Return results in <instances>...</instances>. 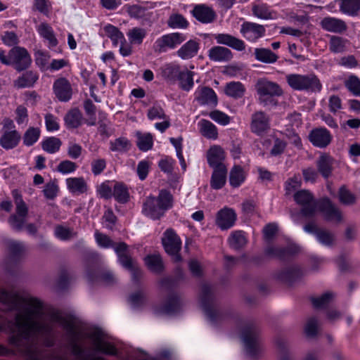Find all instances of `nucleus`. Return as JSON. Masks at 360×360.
Masks as SVG:
<instances>
[{"instance_id":"1","label":"nucleus","mask_w":360,"mask_h":360,"mask_svg":"<svg viewBox=\"0 0 360 360\" xmlns=\"http://www.w3.org/2000/svg\"><path fill=\"white\" fill-rule=\"evenodd\" d=\"M0 303L10 304L15 309H19L21 304H25L24 310L28 320L32 316L39 315L44 308L43 302L37 297L25 298L17 292H9L5 289H0Z\"/></svg>"},{"instance_id":"2","label":"nucleus","mask_w":360,"mask_h":360,"mask_svg":"<svg viewBox=\"0 0 360 360\" xmlns=\"http://www.w3.org/2000/svg\"><path fill=\"white\" fill-rule=\"evenodd\" d=\"M255 89L259 96V103L264 107H274L278 105L275 96H281L283 91L280 85L276 82L269 81L266 78L257 79Z\"/></svg>"},{"instance_id":"3","label":"nucleus","mask_w":360,"mask_h":360,"mask_svg":"<svg viewBox=\"0 0 360 360\" xmlns=\"http://www.w3.org/2000/svg\"><path fill=\"white\" fill-rule=\"evenodd\" d=\"M286 82L289 86L295 91L317 94L320 93L323 88L321 80L314 73L289 74L286 76Z\"/></svg>"},{"instance_id":"4","label":"nucleus","mask_w":360,"mask_h":360,"mask_svg":"<svg viewBox=\"0 0 360 360\" xmlns=\"http://www.w3.org/2000/svg\"><path fill=\"white\" fill-rule=\"evenodd\" d=\"M161 243L165 252L174 263L182 262L183 257L181 255L182 241L174 229L168 228L164 231Z\"/></svg>"},{"instance_id":"5","label":"nucleus","mask_w":360,"mask_h":360,"mask_svg":"<svg viewBox=\"0 0 360 360\" xmlns=\"http://www.w3.org/2000/svg\"><path fill=\"white\" fill-rule=\"evenodd\" d=\"M259 328L253 323L246 324L241 330V338L244 342L246 354L252 359H257L259 348L257 345Z\"/></svg>"},{"instance_id":"6","label":"nucleus","mask_w":360,"mask_h":360,"mask_svg":"<svg viewBox=\"0 0 360 360\" xmlns=\"http://www.w3.org/2000/svg\"><path fill=\"white\" fill-rule=\"evenodd\" d=\"M294 200L297 205L302 206L300 214L304 218H312L316 211L317 200L309 190L303 189L297 191L294 195Z\"/></svg>"},{"instance_id":"7","label":"nucleus","mask_w":360,"mask_h":360,"mask_svg":"<svg viewBox=\"0 0 360 360\" xmlns=\"http://www.w3.org/2000/svg\"><path fill=\"white\" fill-rule=\"evenodd\" d=\"M316 210L322 214L326 221L340 223L342 221V212L328 197H323L317 200Z\"/></svg>"},{"instance_id":"8","label":"nucleus","mask_w":360,"mask_h":360,"mask_svg":"<svg viewBox=\"0 0 360 360\" xmlns=\"http://www.w3.org/2000/svg\"><path fill=\"white\" fill-rule=\"evenodd\" d=\"M12 60V67L18 72L27 70L32 64V58L27 50L21 46H14L8 51Z\"/></svg>"},{"instance_id":"9","label":"nucleus","mask_w":360,"mask_h":360,"mask_svg":"<svg viewBox=\"0 0 360 360\" xmlns=\"http://www.w3.org/2000/svg\"><path fill=\"white\" fill-rule=\"evenodd\" d=\"M200 301L205 315L212 323H216L218 321L219 314L213 307L214 295L209 285L203 284L202 285Z\"/></svg>"},{"instance_id":"10","label":"nucleus","mask_w":360,"mask_h":360,"mask_svg":"<svg viewBox=\"0 0 360 360\" xmlns=\"http://www.w3.org/2000/svg\"><path fill=\"white\" fill-rule=\"evenodd\" d=\"M22 316H15V326L18 329V333L11 335L8 338V343L15 347H20L22 339L27 340L30 336L31 331L35 329L37 324L34 322H22Z\"/></svg>"},{"instance_id":"11","label":"nucleus","mask_w":360,"mask_h":360,"mask_svg":"<svg viewBox=\"0 0 360 360\" xmlns=\"http://www.w3.org/2000/svg\"><path fill=\"white\" fill-rule=\"evenodd\" d=\"M300 251V248L297 245L291 243L283 248L270 245L264 249V252L267 257H275L281 262H285L294 257Z\"/></svg>"},{"instance_id":"12","label":"nucleus","mask_w":360,"mask_h":360,"mask_svg":"<svg viewBox=\"0 0 360 360\" xmlns=\"http://www.w3.org/2000/svg\"><path fill=\"white\" fill-rule=\"evenodd\" d=\"M304 231L309 234L314 235L317 241L326 247H332L335 243V235L330 231L319 228L314 221L307 223Z\"/></svg>"},{"instance_id":"13","label":"nucleus","mask_w":360,"mask_h":360,"mask_svg":"<svg viewBox=\"0 0 360 360\" xmlns=\"http://www.w3.org/2000/svg\"><path fill=\"white\" fill-rule=\"evenodd\" d=\"M87 337L93 340L96 352L109 356L117 355V349L116 347L111 342L103 340V333L101 329L96 328L89 333Z\"/></svg>"},{"instance_id":"14","label":"nucleus","mask_w":360,"mask_h":360,"mask_svg":"<svg viewBox=\"0 0 360 360\" xmlns=\"http://www.w3.org/2000/svg\"><path fill=\"white\" fill-rule=\"evenodd\" d=\"M308 139L314 147L326 148L331 143L333 136L326 127H316L309 131Z\"/></svg>"},{"instance_id":"15","label":"nucleus","mask_w":360,"mask_h":360,"mask_svg":"<svg viewBox=\"0 0 360 360\" xmlns=\"http://www.w3.org/2000/svg\"><path fill=\"white\" fill-rule=\"evenodd\" d=\"M53 91L60 102H68L72 97V88L70 81L65 77L56 79L53 84Z\"/></svg>"},{"instance_id":"16","label":"nucleus","mask_w":360,"mask_h":360,"mask_svg":"<svg viewBox=\"0 0 360 360\" xmlns=\"http://www.w3.org/2000/svg\"><path fill=\"white\" fill-rule=\"evenodd\" d=\"M304 276L302 268L297 265L290 266L281 269L276 274V278L288 285H292Z\"/></svg>"},{"instance_id":"17","label":"nucleus","mask_w":360,"mask_h":360,"mask_svg":"<svg viewBox=\"0 0 360 360\" xmlns=\"http://www.w3.org/2000/svg\"><path fill=\"white\" fill-rule=\"evenodd\" d=\"M142 213L152 220H160L165 214L160 207L156 197L150 195L148 196L142 205Z\"/></svg>"},{"instance_id":"18","label":"nucleus","mask_w":360,"mask_h":360,"mask_svg":"<svg viewBox=\"0 0 360 360\" xmlns=\"http://www.w3.org/2000/svg\"><path fill=\"white\" fill-rule=\"evenodd\" d=\"M237 219L235 210L229 207L219 210L216 214L215 224L221 230H228L233 227Z\"/></svg>"},{"instance_id":"19","label":"nucleus","mask_w":360,"mask_h":360,"mask_svg":"<svg viewBox=\"0 0 360 360\" xmlns=\"http://www.w3.org/2000/svg\"><path fill=\"white\" fill-rule=\"evenodd\" d=\"M192 15L202 24L213 22L217 18L214 10L206 4H197L191 11Z\"/></svg>"},{"instance_id":"20","label":"nucleus","mask_w":360,"mask_h":360,"mask_svg":"<svg viewBox=\"0 0 360 360\" xmlns=\"http://www.w3.org/2000/svg\"><path fill=\"white\" fill-rule=\"evenodd\" d=\"M270 128L269 119L262 111H258L252 115L250 129L251 131L262 136Z\"/></svg>"},{"instance_id":"21","label":"nucleus","mask_w":360,"mask_h":360,"mask_svg":"<svg viewBox=\"0 0 360 360\" xmlns=\"http://www.w3.org/2000/svg\"><path fill=\"white\" fill-rule=\"evenodd\" d=\"M225 158V152L220 146L214 145L207 152V164L213 169L226 167L224 163Z\"/></svg>"},{"instance_id":"22","label":"nucleus","mask_w":360,"mask_h":360,"mask_svg":"<svg viewBox=\"0 0 360 360\" xmlns=\"http://www.w3.org/2000/svg\"><path fill=\"white\" fill-rule=\"evenodd\" d=\"M186 39V37L184 34L174 32L163 35L161 38L157 39L155 44L160 52H165L166 51V47L174 49L184 41Z\"/></svg>"},{"instance_id":"23","label":"nucleus","mask_w":360,"mask_h":360,"mask_svg":"<svg viewBox=\"0 0 360 360\" xmlns=\"http://www.w3.org/2000/svg\"><path fill=\"white\" fill-rule=\"evenodd\" d=\"M181 309L180 297L176 292L169 293L165 302L156 309V312L161 314H173Z\"/></svg>"},{"instance_id":"24","label":"nucleus","mask_w":360,"mask_h":360,"mask_svg":"<svg viewBox=\"0 0 360 360\" xmlns=\"http://www.w3.org/2000/svg\"><path fill=\"white\" fill-rule=\"evenodd\" d=\"M320 25L323 30L337 34H342L347 30V25L343 20L334 17L323 18Z\"/></svg>"},{"instance_id":"25","label":"nucleus","mask_w":360,"mask_h":360,"mask_svg":"<svg viewBox=\"0 0 360 360\" xmlns=\"http://www.w3.org/2000/svg\"><path fill=\"white\" fill-rule=\"evenodd\" d=\"M240 32L248 39H257L265 35V27L255 22H244L240 28Z\"/></svg>"},{"instance_id":"26","label":"nucleus","mask_w":360,"mask_h":360,"mask_svg":"<svg viewBox=\"0 0 360 360\" xmlns=\"http://www.w3.org/2000/svg\"><path fill=\"white\" fill-rule=\"evenodd\" d=\"M217 43L231 47L238 51H242L245 49V44L242 39L226 33L214 34Z\"/></svg>"},{"instance_id":"27","label":"nucleus","mask_w":360,"mask_h":360,"mask_svg":"<svg viewBox=\"0 0 360 360\" xmlns=\"http://www.w3.org/2000/svg\"><path fill=\"white\" fill-rule=\"evenodd\" d=\"M195 96V100L201 105H210L216 107L218 104V98L215 91L210 86H202Z\"/></svg>"},{"instance_id":"28","label":"nucleus","mask_w":360,"mask_h":360,"mask_svg":"<svg viewBox=\"0 0 360 360\" xmlns=\"http://www.w3.org/2000/svg\"><path fill=\"white\" fill-rule=\"evenodd\" d=\"M333 161V158L328 153H322L316 160L317 172L325 179L332 175Z\"/></svg>"},{"instance_id":"29","label":"nucleus","mask_w":360,"mask_h":360,"mask_svg":"<svg viewBox=\"0 0 360 360\" xmlns=\"http://www.w3.org/2000/svg\"><path fill=\"white\" fill-rule=\"evenodd\" d=\"M21 138L16 129L5 131L0 137V146L6 150L13 149L18 146Z\"/></svg>"},{"instance_id":"30","label":"nucleus","mask_w":360,"mask_h":360,"mask_svg":"<svg viewBox=\"0 0 360 360\" xmlns=\"http://www.w3.org/2000/svg\"><path fill=\"white\" fill-rule=\"evenodd\" d=\"M39 79V75L33 70H25L17 79L14 80L13 85L17 89L33 87Z\"/></svg>"},{"instance_id":"31","label":"nucleus","mask_w":360,"mask_h":360,"mask_svg":"<svg viewBox=\"0 0 360 360\" xmlns=\"http://www.w3.org/2000/svg\"><path fill=\"white\" fill-rule=\"evenodd\" d=\"M147 268L155 274H161L165 269L162 256L160 254H149L144 257Z\"/></svg>"},{"instance_id":"32","label":"nucleus","mask_w":360,"mask_h":360,"mask_svg":"<svg viewBox=\"0 0 360 360\" xmlns=\"http://www.w3.org/2000/svg\"><path fill=\"white\" fill-rule=\"evenodd\" d=\"M83 115L78 108H71L64 117V122L67 129H75L79 128L83 122Z\"/></svg>"},{"instance_id":"33","label":"nucleus","mask_w":360,"mask_h":360,"mask_svg":"<svg viewBox=\"0 0 360 360\" xmlns=\"http://www.w3.org/2000/svg\"><path fill=\"white\" fill-rule=\"evenodd\" d=\"M210 60L214 62L230 61L233 58L231 51L224 46H216L212 47L208 51Z\"/></svg>"},{"instance_id":"34","label":"nucleus","mask_w":360,"mask_h":360,"mask_svg":"<svg viewBox=\"0 0 360 360\" xmlns=\"http://www.w3.org/2000/svg\"><path fill=\"white\" fill-rule=\"evenodd\" d=\"M86 277L90 284L99 282L103 271L100 264L95 259H89L85 266Z\"/></svg>"},{"instance_id":"35","label":"nucleus","mask_w":360,"mask_h":360,"mask_svg":"<svg viewBox=\"0 0 360 360\" xmlns=\"http://www.w3.org/2000/svg\"><path fill=\"white\" fill-rule=\"evenodd\" d=\"M227 173V167L214 169L210 182V187L214 190L221 189L226 185Z\"/></svg>"},{"instance_id":"36","label":"nucleus","mask_w":360,"mask_h":360,"mask_svg":"<svg viewBox=\"0 0 360 360\" xmlns=\"http://www.w3.org/2000/svg\"><path fill=\"white\" fill-rule=\"evenodd\" d=\"M199 49V43L190 39L177 51V55L183 60L190 59L198 53Z\"/></svg>"},{"instance_id":"37","label":"nucleus","mask_w":360,"mask_h":360,"mask_svg":"<svg viewBox=\"0 0 360 360\" xmlns=\"http://www.w3.org/2000/svg\"><path fill=\"white\" fill-rule=\"evenodd\" d=\"M112 197L120 204H126L130 200L128 186L122 181H116L113 186Z\"/></svg>"},{"instance_id":"38","label":"nucleus","mask_w":360,"mask_h":360,"mask_svg":"<svg viewBox=\"0 0 360 360\" xmlns=\"http://www.w3.org/2000/svg\"><path fill=\"white\" fill-rule=\"evenodd\" d=\"M246 176L242 166L234 165L230 170L229 181L233 188H238L245 181Z\"/></svg>"},{"instance_id":"39","label":"nucleus","mask_w":360,"mask_h":360,"mask_svg":"<svg viewBox=\"0 0 360 360\" xmlns=\"http://www.w3.org/2000/svg\"><path fill=\"white\" fill-rule=\"evenodd\" d=\"M340 11L345 15L355 17L360 11V0H339Z\"/></svg>"},{"instance_id":"40","label":"nucleus","mask_w":360,"mask_h":360,"mask_svg":"<svg viewBox=\"0 0 360 360\" xmlns=\"http://www.w3.org/2000/svg\"><path fill=\"white\" fill-rule=\"evenodd\" d=\"M228 243L231 249L240 251L246 245L248 240L243 231H235L230 235Z\"/></svg>"},{"instance_id":"41","label":"nucleus","mask_w":360,"mask_h":360,"mask_svg":"<svg viewBox=\"0 0 360 360\" xmlns=\"http://www.w3.org/2000/svg\"><path fill=\"white\" fill-rule=\"evenodd\" d=\"M193 75L194 72L188 70L186 67L181 70L177 81L179 82V87L182 90L188 91L193 87Z\"/></svg>"},{"instance_id":"42","label":"nucleus","mask_w":360,"mask_h":360,"mask_svg":"<svg viewBox=\"0 0 360 360\" xmlns=\"http://www.w3.org/2000/svg\"><path fill=\"white\" fill-rule=\"evenodd\" d=\"M245 92V88L240 82H230L225 86L224 93L235 99L241 98Z\"/></svg>"},{"instance_id":"43","label":"nucleus","mask_w":360,"mask_h":360,"mask_svg":"<svg viewBox=\"0 0 360 360\" xmlns=\"http://www.w3.org/2000/svg\"><path fill=\"white\" fill-rule=\"evenodd\" d=\"M254 53L256 60L264 63H274L278 58V56L269 49L256 48Z\"/></svg>"},{"instance_id":"44","label":"nucleus","mask_w":360,"mask_h":360,"mask_svg":"<svg viewBox=\"0 0 360 360\" xmlns=\"http://www.w3.org/2000/svg\"><path fill=\"white\" fill-rule=\"evenodd\" d=\"M137 138L136 146L138 148L143 152H146L153 148V136L150 133L142 134L138 131L136 133Z\"/></svg>"},{"instance_id":"45","label":"nucleus","mask_w":360,"mask_h":360,"mask_svg":"<svg viewBox=\"0 0 360 360\" xmlns=\"http://www.w3.org/2000/svg\"><path fill=\"white\" fill-rule=\"evenodd\" d=\"M113 248L117 255L120 264L122 266L127 265L130 266V261L133 259V258L127 253L129 248L128 245L124 242H120L117 244L115 243Z\"/></svg>"},{"instance_id":"46","label":"nucleus","mask_w":360,"mask_h":360,"mask_svg":"<svg viewBox=\"0 0 360 360\" xmlns=\"http://www.w3.org/2000/svg\"><path fill=\"white\" fill-rule=\"evenodd\" d=\"M181 70L179 65L169 63L162 68V76L167 82L174 83L177 81Z\"/></svg>"},{"instance_id":"47","label":"nucleus","mask_w":360,"mask_h":360,"mask_svg":"<svg viewBox=\"0 0 360 360\" xmlns=\"http://www.w3.org/2000/svg\"><path fill=\"white\" fill-rule=\"evenodd\" d=\"M156 199L165 213L173 207L174 198L167 189H161Z\"/></svg>"},{"instance_id":"48","label":"nucleus","mask_w":360,"mask_h":360,"mask_svg":"<svg viewBox=\"0 0 360 360\" xmlns=\"http://www.w3.org/2000/svg\"><path fill=\"white\" fill-rule=\"evenodd\" d=\"M38 32L44 39L49 41L51 47L58 45V39H56L52 27L46 22H41L38 27Z\"/></svg>"},{"instance_id":"49","label":"nucleus","mask_w":360,"mask_h":360,"mask_svg":"<svg viewBox=\"0 0 360 360\" xmlns=\"http://www.w3.org/2000/svg\"><path fill=\"white\" fill-rule=\"evenodd\" d=\"M131 147L130 141L124 136H121L110 142V150L112 152H119L125 153L128 152Z\"/></svg>"},{"instance_id":"50","label":"nucleus","mask_w":360,"mask_h":360,"mask_svg":"<svg viewBox=\"0 0 360 360\" xmlns=\"http://www.w3.org/2000/svg\"><path fill=\"white\" fill-rule=\"evenodd\" d=\"M70 322L66 324L64 329L66 330L67 335L70 339V342H79L82 338V333L77 330L75 325V316L72 314H68Z\"/></svg>"},{"instance_id":"51","label":"nucleus","mask_w":360,"mask_h":360,"mask_svg":"<svg viewBox=\"0 0 360 360\" xmlns=\"http://www.w3.org/2000/svg\"><path fill=\"white\" fill-rule=\"evenodd\" d=\"M103 30L106 36L112 41L114 46H117L119 41L121 43L125 42V38L123 33L115 25L108 24L104 27Z\"/></svg>"},{"instance_id":"52","label":"nucleus","mask_w":360,"mask_h":360,"mask_svg":"<svg viewBox=\"0 0 360 360\" xmlns=\"http://www.w3.org/2000/svg\"><path fill=\"white\" fill-rule=\"evenodd\" d=\"M66 181L68 188L72 193H84L87 191V184L83 177L68 178Z\"/></svg>"},{"instance_id":"53","label":"nucleus","mask_w":360,"mask_h":360,"mask_svg":"<svg viewBox=\"0 0 360 360\" xmlns=\"http://www.w3.org/2000/svg\"><path fill=\"white\" fill-rule=\"evenodd\" d=\"M41 148L48 153H55L60 150L62 141L59 138L55 136L46 137L41 143Z\"/></svg>"},{"instance_id":"54","label":"nucleus","mask_w":360,"mask_h":360,"mask_svg":"<svg viewBox=\"0 0 360 360\" xmlns=\"http://www.w3.org/2000/svg\"><path fill=\"white\" fill-rule=\"evenodd\" d=\"M41 135V130L39 127H30L22 136L23 144L30 147L37 142Z\"/></svg>"},{"instance_id":"55","label":"nucleus","mask_w":360,"mask_h":360,"mask_svg":"<svg viewBox=\"0 0 360 360\" xmlns=\"http://www.w3.org/2000/svg\"><path fill=\"white\" fill-rule=\"evenodd\" d=\"M127 34L131 44L139 45L146 37L147 32L144 28L136 27L130 29Z\"/></svg>"},{"instance_id":"56","label":"nucleus","mask_w":360,"mask_h":360,"mask_svg":"<svg viewBox=\"0 0 360 360\" xmlns=\"http://www.w3.org/2000/svg\"><path fill=\"white\" fill-rule=\"evenodd\" d=\"M167 25L172 29H186L189 23L183 15L180 13H173L169 17Z\"/></svg>"},{"instance_id":"57","label":"nucleus","mask_w":360,"mask_h":360,"mask_svg":"<svg viewBox=\"0 0 360 360\" xmlns=\"http://www.w3.org/2000/svg\"><path fill=\"white\" fill-rule=\"evenodd\" d=\"M12 195L16 205V213L15 214L20 215V217H26L28 214V207L26 203L24 202L22 195L18 192V190H13L12 191Z\"/></svg>"},{"instance_id":"58","label":"nucleus","mask_w":360,"mask_h":360,"mask_svg":"<svg viewBox=\"0 0 360 360\" xmlns=\"http://www.w3.org/2000/svg\"><path fill=\"white\" fill-rule=\"evenodd\" d=\"M344 84L353 96L360 97V79L356 75H349Z\"/></svg>"},{"instance_id":"59","label":"nucleus","mask_w":360,"mask_h":360,"mask_svg":"<svg viewBox=\"0 0 360 360\" xmlns=\"http://www.w3.org/2000/svg\"><path fill=\"white\" fill-rule=\"evenodd\" d=\"M200 123V132L204 136L212 139H216L218 137L217 129L214 124L207 120H202Z\"/></svg>"},{"instance_id":"60","label":"nucleus","mask_w":360,"mask_h":360,"mask_svg":"<svg viewBox=\"0 0 360 360\" xmlns=\"http://www.w3.org/2000/svg\"><path fill=\"white\" fill-rule=\"evenodd\" d=\"M338 198L340 202L345 205H352L356 201V195L350 192L345 185H342L338 190Z\"/></svg>"},{"instance_id":"61","label":"nucleus","mask_w":360,"mask_h":360,"mask_svg":"<svg viewBox=\"0 0 360 360\" xmlns=\"http://www.w3.org/2000/svg\"><path fill=\"white\" fill-rule=\"evenodd\" d=\"M333 299V293L326 292L322 294L321 296L311 298L313 307L315 309H326L330 303Z\"/></svg>"},{"instance_id":"62","label":"nucleus","mask_w":360,"mask_h":360,"mask_svg":"<svg viewBox=\"0 0 360 360\" xmlns=\"http://www.w3.org/2000/svg\"><path fill=\"white\" fill-rule=\"evenodd\" d=\"M346 39L344 38L333 35L329 41V50L334 53H342L345 49Z\"/></svg>"},{"instance_id":"63","label":"nucleus","mask_w":360,"mask_h":360,"mask_svg":"<svg viewBox=\"0 0 360 360\" xmlns=\"http://www.w3.org/2000/svg\"><path fill=\"white\" fill-rule=\"evenodd\" d=\"M252 13L255 16L260 19H272V12L266 4L254 5L252 8Z\"/></svg>"},{"instance_id":"64","label":"nucleus","mask_w":360,"mask_h":360,"mask_svg":"<svg viewBox=\"0 0 360 360\" xmlns=\"http://www.w3.org/2000/svg\"><path fill=\"white\" fill-rule=\"evenodd\" d=\"M124 9L128 15L135 19H140L145 16L146 8L137 4H125Z\"/></svg>"}]
</instances>
